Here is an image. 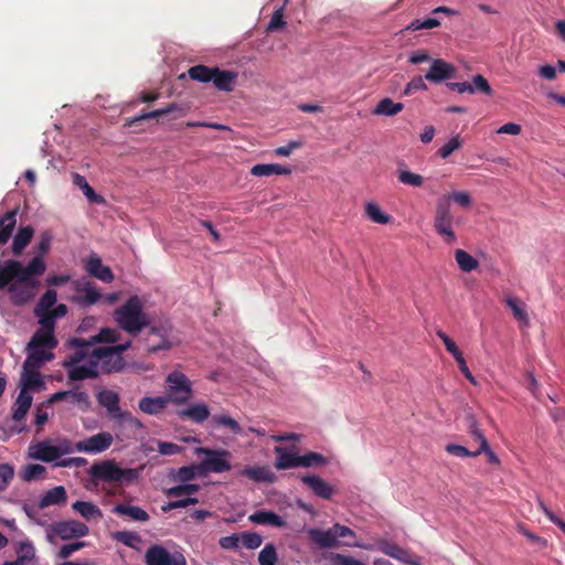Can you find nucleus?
Segmentation results:
<instances>
[{
    "label": "nucleus",
    "instance_id": "f257e3e1",
    "mask_svg": "<svg viewBox=\"0 0 565 565\" xmlns=\"http://www.w3.org/2000/svg\"><path fill=\"white\" fill-rule=\"evenodd\" d=\"M113 318L119 329L130 335H138L150 324L149 317L143 311V301L136 295L129 297L124 305L116 308Z\"/></svg>",
    "mask_w": 565,
    "mask_h": 565
},
{
    "label": "nucleus",
    "instance_id": "603ef678",
    "mask_svg": "<svg viewBox=\"0 0 565 565\" xmlns=\"http://www.w3.org/2000/svg\"><path fill=\"white\" fill-rule=\"evenodd\" d=\"M46 469L39 463H29L24 467L21 477L24 481H33L44 477Z\"/></svg>",
    "mask_w": 565,
    "mask_h": 565
},
{
    "label": "nucleus",
    "instance_id": "1a4fd4ad",
    "mask_svg": "<svg viewBox=\"0 0 565 565\" xmlns=\"http://www.w3.org/2000/svg\"><path fill=\"white\" fill-rule=\"evenodd\" d=\"M147 565H186V559L182 553L171 554L162 545H151L145 554Z\"/></svg>",
    "mask_w": 565,
    "mask_h": 565
},
{
    "label": "nucleus",
    "instance_id": "13d9d810",
    "mask_svg": "<svg viewBox=\"0 0 565 565\" xmlns=\"http://www.w3.org/2000/svg\"><path fill=\"white\" fill-rule=\"evenodd\" d=\"M398 181L412 186H422L424 178L420 174L411 172L406 169H398Z\"/></svg>",
    "mask_w": 565,
    "mask_h": 565
},
{
    "label": "nucleus",
    "instance_id": "a211bd4d",
    "mask_svg": "<svg viewBox=\"0 0 565 565\" xmlns=\"http://www.w3.org/2000/svg\"><path fill=\"white\" fill-rule=\"evenodd\" d=\"M379 550L385 555L391 556L401 563L407 565H420L419 561H417V558L412 553L395 543L382 541L379 543Z\"/></svg>",
    "mask_w": 565,
    "mask_h": 565
},
{
    "label": "nucleus",
    "instance_id": "4be33fe9",
    "mask_svg": "<svg viewBox=\"0 0 565 565\" xmlns=\"http://www.w3.org/2000/svg\"><path fill=\"white\" fill-rule=\"evenodd\" d=\"M68 379L72 381H82L86 379H96L99 375L98 371V362H96L93 358L89 359L88 363L85 365H74L67 367Z\"/></svg>",
    "mask_w": 565,
    "mask_h": 565
},
{
    "label": "nucleus",
    "instance_id": "de8ad7c7",
    "mask_svg": "<svg viewBox=\"0 0 565 565\" xmlns=\"http://www.w3.org/2000/svg\"><path fill=\"white\" fill-rule=\"evenodd\" d=\"M15 268H18V260H7L0 266V289H4L9 282L15 279Z\"/></svg>",
    "mask_w": 565,
    "mask_h": 565
},
{
    "label": "nucleus",
    "instance_id": "69168bd1",
    "mask_svg": "<svg viewBox=\"0 0 565 565\" xmlns=\"http://www.w3.org/2000/svg\"><path fill=\"white\" fill-rule=\"evenodd\" d=\"M479 267V260L476 257L461 250V271H478Z\"/></svg>",
    "mask_w": 565,
    "mask_h": 565
},
{
    "label": "nucleus",
    "instance_id": "72a5a7b5",
    "mask_svg": "<svg viewBox=\"0 0 565 565\" xmlns=\"http://www.w3.org/2000/svg\"><path fill=\"white\" fill-rule=\"evenodd\" d=\"M249 521L256 524H269L276 527H285L286 521L273 511H257L249 515Z\"/></svg>",
    "mask_w": 565,
    "mask_h": 565
},
{
    "label": "nucleus",
    "instance_id": "473e14b6",
    "mask_svg": "<svg viewBox=\"0 0 565 565\" xmlns=\"http://www.w3.org/2000/svg\"><path fill=\"white\" fill-rule=\"evenodd\" d=\"M507 307L512 311L514 319L523 327L530 326V319L527 313L526 305L513 297H509L505 299Z\"/></svg>",
    "mask_w": 565,
    "mask_h": 565
},
{
    "label": "nucleus",
    "instance_id": "052dcab7",
    "mask_svg": "<svg viewBox=\"0 0 565 565\" xmlns=\"http://www.w3.org/2000/svg\"><path fill=\"white\" fill-rule=\"evenodd\" d=\"M14 478V468L10 463H0V492L4 491Z\"/></svg>",
    "mask_w": 565,
    "mask_h": 565
},
{
    "label": "nucleus",
    "instance_id": "4c0bfd02",
    "mask_svg": "<svg viewBox=\"0 0 565 565\" xmlns=\"http://www.w3.org/2000/svg\"><path fill=\"white\" fill-rule=\"evenodd\" d=\"M57 343L58 342L53 332L39 329L32 335L28 347H40L53 350L57 347Z\"/></svg>",
    "mask_w": 565,
    "mask_h": 565
},
{
    "label": "nucleus",
    "instance_id": "4468645a",
    "mask_svg": "<svg viewBox=\"0 0 565 565\" xmlns=\"http://www.w3.org/2000/svg\"><path fill=\"white\" fill-rule=\"evenodd\" d=\"M456 66L441 60H434L428 72L425 74V79L431 83H440L450 78H454L456 75Z\"/></svg>",
    "mask_w": 565,
    "mask_h": 565
},
{
    "label": "nucleus",
    "instance_id": "423d86ee",
    "mask_svg": "<svg viewBox=\"0 0 565 565\" xmlns=\"http://www.w3.org/2000/svg\"><path fill=\"white\" fill-rule=\"evenodd\" d=\"M166 397L177 405L185 404L192 397V383L184 373L173 371L168 374Z\"/></svg>",
    "mask_w": 565,
    "mask_h": 565
},
{
    "label": "nucleus",
    "instance_id": "c85d7f7f",
    "mask_svg": "<svg viewBox=\"0 0 565 565\" xmlns=\"http://www.w3.org/2000/svg\"><path fill=\"white\" fill-rule=\"evenodd\" d=\"M18 209L8 211L0 217V246H3L10 239L17 225Z\"/></svg>",
    "mask_w": 565,
    "mask_h": 565
},
{
    "label": "nucleus",
    "instance_id": "774afa93",
    "mask_svg": "<svg viewBox=\"0 0 565 565\" xmlns=\"http://www.w3.org/2000/svg\"><path fill=\"white\" fill-rule=\"evenodd\" d=\"M332 565H366L365 563L342 554H334L331 558Z\"/></svg>",
    "mask_w": 565,
    "mask_h": 565
},
{
    "label": "nucleus",
    "instance_id": "5701e85b",
    "mask_svg": "<svg viewBox=\"0 0 565 565\" xmlns=\"http://www.w3.org/2000/svg\"><path fill=\"white\" fill-rule=\"evenodd\" d=\"M58 401H68L70 403L79 405L83 409H87L90 405L89 396L83 391H61L53 394L49 403H55Z\"/></svg>",
    "mask_w": 565,
    "mask_h": 565
},
{
    "label": "nucleus",
    "instance_id": "ddd939ff",
    "mask_svg": "<svg viewBox=\"0 0 565 565\" xmlns=\"http://www.w3.org/2000/svg\"><path fill=\"white\" fill-rule=\"evenodd\" d=\"M74 289L76 295L73 297V302L83 308H88L97 303L103 298L100 291L88 281H75Z\"/></svg>",
    "mask_w": 565,
    "mask_h": 565
},
{
    "label": "nucleus",
    "instance_id": "20e7f679",
    "mask_svg": "<svg viewBox=\"0 0 565 565\" xmlns=\"http://www.w3.org/2000/svg\"><path fill=\"white\" fill-rule=\"evenodd\" d=\"M459 203V192L454 191L448 195H444L438 200L436 216H435V228L436 232L444 238L448 244L456 242V234L451 228L452 217L450 215V202Z\"/></svg>",
    "mask_w": 565,
    "mask_h": 565
},
{
    "label": "nucleus",
    "instance_id": "8fccbe9b",
    "mask_svg": "<svg viewBox=\"0 0 565 565\" xmlns=\"http://www.w3.org/2000/svg\"><path fill=\"white\" fill-rule=\"evenodd\" d=\"M466 423L468 427L469 440L467 441V445L465 447L476 449V447H478L477 434L483 435V433L480 430L475 416L467 414Z\"/></svg>",
    "mask_w": 565,
    "mask_h": 565
},
{
    "label": "nucleus",
    "instance_id": "ea45409f",
    "mask_svg": "<svg viewBox=\"0 0 565 565\" xmlns=\"http://www.w3.org/2000/svg\"><path fill=\"white\" fill-rule=\"evenodd\" d=\"M73 183L83 190L84 195L87 198V200L92 203H104L105 200L102 195H98L94 189L88 184L86 179L81 175L79 173H73L72 175Z\"/></svg>",
    "mask_w": 565,
    "mask_h": 565
},
{
    "label": "nucleus",
    "instance_id": "c756f323",
    "mask_svg": "<svg viewBox=\"0 0 565 565\" xmlns=\"http://www.w3.org/2000/svg\"><path fill=\"white\" fill-rule=\"evenodd\" d=\"M275 454L278 455L275 461V468L278 470H287L300 467L299 455L287 451L281 447H275Z\"/></svg>",
    "mask_w": 565,
    "mask_h": 565
},
{
    "label": "nucleus",
    "instance_id": "9b49d317",
    "mask_svg": "<svg viewBox=\"0 0 565 565\" xmlns=\"http://www.w3.org/2000/svg\"><path fill=\"white\" fill-rule=\"evenodd\" d=\"M189 111V107L182 104L171 103L167 105L164 108L156 109L148 113H142L138 116L127 118L125 126L126 127H132L136 126L138 122L146 120V119H153L159 118L169 114H172L173 119L181 118L185 116Z\"/></svg>",
    "mask_w": 565,
    "mask_h": 565
},
{
    "label": "nucleus",
    "instance_id": "37998d69",
    "mask_svg": "<svg viewBox=\"0 0 565 565\" xmlns=\"http://www.w3.org/2000/svg\"><path fill=\"white\" fill-rule=\"evenodd\" d=\"M72 508L86 520L97 519L102 516L99 508L93 504L92 502L76 501L73 503Z\"/></svg>",
    "mask_w": 565,
    "mask_h": 565
},
{
    "label": "nucleus",
    "instance_id": "a19ab883",
    "mask_svg": "<svg viewBox=\"0 0 565 565\" xmlns=\"http://www.w3.org/2000/svg\"><path fill=\"white\" fill-rule=\"evenodd\" d=\"M215 73V67H209L203 64L192 66L188 71V75L192 81L200 83H212Z\"/></svg>",
    "mask_w": 565,
    "mask_h": 565
},
{
    "label": "nucleus",
    "instance_id": "49530a36",
    "mask_svg": "<svg viewBox=\"0 0 565 565\" xmlns=\"http://www.w3.org/2000/svg\"><path fill=\"white\" fill-rule=\"evenodd\" d=\"M200 490V486L196 483H184L174 486L166 490V495L169 498H181L190 497Z\"/></svg>",
    "mask_w": 565,
    "mask_h": 565
},
{
    "label": "nucleus",
    "instance_id": "2f4dec72",
    "mask_svg": "<svg viewBox=\"0 0 565 565\" xmlns=\"http://www.w3.org/2000/svg\"><path fill=\"white\" fill-rule=\"evenodd\" d=\"M169 401L167 397H142L139 401V409L149 415L160 414L168 405Z\"/></svg>",
    "mask_w": 565,
    "mask_h": 565
},
{
    "label": "nucleus",
    "instance_id": "5fc2aeb1",
    "mask_svg": "<svg viewBox=\"0 0 565 565\" xmlns=\"http://www.w3.org/2000/svg\"><path fill=\"white\" fill-rule=\"evenodd\" d=\"M278 559L277 551L274 544L268 543L258 554L259 565H276Z\"/></svg>",
    "mask_w": 565,
    "mask_h": 565
},
{
    "label": "nucleus",
    "instance_id": "6ab92c4d",
    "mask_svg": "<svg viewBox=\"0 0 565 565\" xmlns=\"http://www.w3.org/2000/svg\"><path fill=\"white\" fill-rule=\"evenodd\" d=\"M301 481L319 498L329 500L334 494V489L327 481L316 475H305Z\"/></svg>",
    "mask_w": 565,
    "mask_h": 565
},
{
    "label": "nucleus",
    "instance_id": "393cba45",
    "mask_svg": "<svg viewBox=\"0 0 565 565\" xmlns=\"http://www.w3.org/2000/svg\"><path fill=\"white\" fill-rule=\"evenodd\" d=\"M309 536L321 548H333L339 545L334 525L326 531L312 529L309 531Z\"/></svg>",
    "mask_w": 565,
    "mask_h": 565
},
{
    "label": "nucleus",
    "instance_id": "b1692460",
    "mask_svg": "<svg viewBox=\"0 0 565 565\" xmlns=\"http://www.w3.org/2000/svg\"><path fill=\"white\" fill-rule=\"evenodd\" d=\"M237 79V73L233 71L221 70L215 66V73L212 79L214 87L222 92H233Z\"/></svg>",
    "mask_w": 565,
    "mask_h": 565
},
{
    "label": "nucleus",
    "instance_id": "dca6fc26",
    "mask_svg": "<svg viewBox=\"0 0 565 565\" xmlns=\"http://www.w3.org/2000/svg\"><path fill=\"white\" fill-rule=\"evenodd\" d=\"M477 443L478 447H476V449H470L461 445V457H477L483 452L487 457L488 463L499 468L501 466V460L497 454L490 449L486 436L477 434Z\"/></svg>",
    "mask_w": 565,
    "mask_h": 565
},
{
    "label": "nucleus",
    "instance_id": "2eb2a0df",
    "mask_svg": "<svg viewBox=\"0 0 565 565\" xmlns=\"http://www.w3.org/2000/svg\"><path fill=\"white\" fill-rule=\"evenodd\" d=\"M68 345L76 349V351L63 362V366L71 367L79 364L86 358H90L93 343H89V339L72 338L68 340Z\"/></svg>",
    "mask_w": 565,
    "mask_h": 565
},
{
    "label": "nucleus",
    "instance_id": "a878e982",
    "mask_svg": "<svg viewBox=\"0 0 565 565\" xmlns=\"http://www.w3.org/2000/svg\"><path fill=\"white\" fill-rule=\"evenodd\" d=\"M29 354L23 363V369L32 367L39 369L45 361H51L54 354L51 350L40 347H28Z\"/></svg>",
    "mask_w": 565,
    "mask_h": 565
},
{
    "label": "nucleus",
    "instance_id": "c9c22d12",
    "mask_svg": "<svg viewBox=\"0 0 565 565\" xmlns=\"http://www.w3.org/2000/svg\"><path fill=\"white\" fill-rule=\"evenodd\" d=\"M32 396L25 392V390H21L13 407L12 419L14 422H21L26 416L31 405H32Z\"/></svg>",
    "mask_w": 565,
    "mask_h": 565
},
{
    "label": "nucleus",
    "instance_id": "7ed1b4c3",
    "mask_svg": "<svg viewBox=\"0 0 565 565\" xmlns=\"http://www.w3.org/2000/svg\"><path fill=\"white\" fill-rule=\"evenodd\" d=\"M89 476L95 484L107 482L122 486L135 482L138 479V471L132 468H120L115 460H103L92 465Z\"/></svg>",
    "mask_w": 565,
    "mask_h": 565
},
{
    "label": "nucleus",
    "instance_id": "9d476101",
    "mask_svg": "<svg viewBox=\"0 0 565 565\" xmlns=\"http://www.w3.org/2000/svg\"><path fill=\"white\" fill-rule=\"evenodd\" d=\"M50 531L51 533L47 534L50 542L53 541V535H56L62 540H71L74 537H83L88 534L87 525L75 520L55 522L50 526Z\"/></svg>",
    "mask_w": 565,
    "mask_h": 565
},
{
    "label": "nucleus",
    "instance_id": "f8f14e48",
    "mask_svg": "<svg viewBox=\"0 0 565 565\" xmlns=\"http://www.w3.org/2000/svg\"><path fill=\"white\" fill-rule=\"evenodd\" d=\"M114 441V437L108 431H102L75 444V449L79 452L100 454L107 450Z\"/></svg>",
    "mask_w": 565,
    "mask_h": 565
},
{
    "label": "nucleus",
    "instance_id": "c03bdc74",
    "mask_svg": "<svg viewBox=\"0 0 565 565\" xmlns=\"http://www.w3.org/2000/svg\"><path fill=\"white\" fill-rule=\"evenodd\" d=\"M120 339V332L111 328H102L99 332L89 338V343H116Z\"/></svg>",
    "mask_w": 565,
    "mask_h": 565
},
{
    "label": "nucleus",
    "instance_id": "6e6552de",
    "mask_svg": "<svg viewBox=\"0 0 565 565\" xmlns=\"http://www.w3.org/2000/svg\"><path fill=\"white\" fill-rule=\"evenodd\" d=\"M96 362H98L99 374L119 373L125 370L126 361L122 356L115 355L107 347L94 348L90 353Z\"/></svg>",
    "mask_w": 565,
    "mask_h": 565
},
{
    "label": "nucleus",
    "instance_id": "412c9836",
    "mask_svg": "<svg viewBox=\"0 0 565 565\" xmlns=\"http://www.w3.org/2000/svg\"><path fill=\"white\" fill-rule=\"evenodd\" d=\"M239 475L257 483H273L276 480L275 473L268 466H246Z\"/></svg>",
    "mask_w": 565,
    "mask_h": 565
},
{
    "label": "nucleus",
    "instance_id": "39448f33",
    "mask_svg": "<svg viewBox=\"0 0 565 565\" xmlns=\"http://www.w3.org/2000/svg\"><path fill=\"white\" fill-rule=\"evenodd\" d=\"M97 401L100 406L105 407L110 415V417L118 422L120 425H128L135 428H141V422L131 415V413L127 411H122L120 408V397L119 395L110 390H103L97 394Z\"/></svg>",
    "mask_w": 565,
    "mask_h": 565
},
{
    "label": "nucleus",
    "instance_id": "aec40b11",
    "mask_svg": "<svg viewBox=\"0 0 565 565\" xmlns=\"http://www.w3.org/2000/svg\"><path fill=\"white\" fill-rule=\"evenodd\" d=\"M85 269L90 276L102 280L103 282H111L114 280L111 269L108 266L103 265L102 259L96 255H92L87 258Z\"/></svg>",
    "mask_w": 565,
    "mask_h": 565
},
{
    "label": "nucleus",
    "instance_id": "0eeeda50",
    "mask_svg": "<svg viewBox=\"0 0 565 565\" xmlns=\"http://www.w3.org/2000/svg\"><path fill=\"white\" fill-rule=\"evenodd\" d=\"M196 454L205 455V458L200 463V469L205 472L222 473L231 470V452L225 449H210L200 447L195 450Z\"/></svg>",
    "mask_w": 565,
    "mask_h": 565
},
{
    "label": "nucleus",
    "instance_id": "f03ea898",
    "mask_svg": "<svg viewBox=\"0 0 565 565\" xmlns=\"http://www.w3.org/2000/svg\"><path fill=\"white\" fill-rule=\"evenodd\" d=\"M45 269L46 264L40 257H33L25 267L18 260V268L14 270L18 281L10 287L15 302L22 303L32 298V289L36 286L32 277L43 275Z\"/></svg>",
    "mask_w": 565,
    "mask_h": 565
},
{
    "label": "nucleus",
    "instance_id": "e433bc0d",
    "mask_svg": "<svg viewBox=\"0 0 565 565\" xmlns=\"http://www.w3.org/2000/svg\"><path fill=\"white\" fill-rule=\"evenodd\" d=\"M291 169L287 167H282L278 163H259L255 164L250 169V174L255 177H270V175H281V174H290Z\"/></svg>",
    "mask_w": 565,
    "mask_h": 565
},
{
    "label": "nucleus",
    "instance_id": "0e129e2a",
    "mask_svg": "<svg viewBox=\"0 0 565 565\" xmlns=\"http://www.w3.org/2000/svg\"><path fill=\"white\" fill-rule=\"evenodd\" d=\"M39 323L41 326V330L50 331L54 333L55 329V317L50 311H39Z\"/></svg>",
    "mask_w": 565,
    "mask_h": 565
},
{
    "label": "nucleus",
    "instance_id": "680f3d73",
    "mask_svg": "<svg viewBox=\"0 0 565 565\" xmlns=\"http://www.w3.org/2000/svg\"><path fill=\"white\" fill-rule=\"evenodd\" d=\"M114 539L129 547H135L136 543L140 542V536L131 531H118Z\"/></svg>",
    "mask_w": 565,
    "mask_h": 565
},
{
    "label": "nucleus",
    "instance_id": "a18cd8bd",
    "mask_svg": "<svg viewBox=\"0 0 565 565\" xmlns=\"http://www.w3.org/2000/svg\"><path fill=\"white\" fill-rule=\"evenodd\" d=\"M23 370V386L21 390H25V392H28V390H35L42 387L43 381L41 379V374L36 371V369L28 367Z\"/></svg>",
    "mask_w": 565,
    "mask_h": 565
},
{
    "label": "nucleus",
    "instance_id": "6e6d98bb",
    "mask_svg": "<svg viewBox=\"0 0 565 565\" xmlns=\"http://www.w3.org/2000/svg\"><path fill=\"white\" fill-rule=\"evenodd\" d=\"M53 241V234L51 231L46 230L41 232L39 236V242L36 244V255L34 257H40L43 259V257L47 254V252L51 248V244Z\"/></svg>",
    "mask_w": 565,
    "mask_h": 565
},
{
    "label": "nucleus",
    "instance_id": "bf43d9fd",
    "mask_svg": "<svg viewBox=\"0 0 565 565\" xmlns=\"http://www.w3.org/2000/svg\"><path fill=\"white\" fill-rule=\"evenodd\" d=\"M18 557L26 564L35 557V548L30 541L20 542L17 547Z\"/></svg>",
    "mask_w": 565,
    "mask_h": 565
},
{
    "label": "nucleus",
    "instance_id": "3c124183",
    "mask_svg": "<svg viewBox=\"0 0 565 565\" xmlns=\"http://www.w3.org/2000/svg\"><path fill=\"white\" fill-rule=\"evenodd\" d=\"M57 301V294L53 289H47L43 296L40 298L35 309L34 313L39 315V311H50L51 308L56 303Z\"/></svg>",
    "mask_w": 565,
    "mask_h": 565
},
{
    "label": "nucleus",
    "instance_id": "bb28decb",
    "mask_svg": "<svg viewBox=\"0 0 565 565\" xmlns=\"http://www.w3.org/2000/svg\"><path fill=\"white\" fill-rule=\"evenodd\" d=\"M67 501L66 490L63 486H56L46 491L39 500V508L45 509L51 505L64 504Z\"/></svg>",
    "mask_w": 565,
    "mask_h": 565
},
{
    "label": "nucleus",
    "instance_id": "79ce46f5",
    "mask_svg": "<svg viewBox=\"0 0 565 565\" xmlns=\"http://www.w3.org/2000/svg\"><path fill=\"white\" fill-rule=\"evenodd\" d=\"M404 108L402 103H394L391 98H383L373 109L374 115L394 116Z\"/></svg>",
    "mask_w": 565,
    "mask_h": 565
},
{
    "label": "nucleus",
    "instance_id": "cd10ccee",
    "mask_svg": "<svg viewBox=\"0 0 565 565\" xmlns=\"http://www.w3.org/2000/svg\"><path fill=\"white\" fill-rule=\"evenodd\" d=\"M180 418H188L194 423L202 424L210 417V408L203 403L193 404L184 409L178 411Z\"/></svg>",
    "mask_w": 565,
    "mask_h": 565
},
{
    "label": "nucleus",
    "instance_id": "09e8293b",
    "mask_svg": "<svg viewBox=\"0 0 565 565\" xmlns=\"http://www.w3.org/2000/svg\"><path fill=\"white\" fill-rule=\"evenodd\" d=\"M365 214L372 222L377 224H387L391 220V216L382 212L381 207L374 202L366 203Z\"/></svg>",
    "mask_w": 565,
    "mask_h": 565
},
{
    "label": "nucleus",
    "instance_id": "58836bf2",
    "mask_svg": "<svg viewBox=\"0 0 565 565\" xmlns=\"http://www.w3.org/2000/svg\"><path fill=\"white\" fill-rule=\"evenodd\" d=\"M113 512L119 515H127L134 521L146 522L149 520V514L146 510L137 505L130 504H116Z\"/></svg>",
    "mask_w": 565,
    "mask_h": 565
},
{
    "label": "nucleus",
    "instance_id": "7c9ffc66",
    "mask_svg": "<svg viewBox=\"0 0 565 565\" xmlns=\"http://www.w3.org/2000/svg\"><path fill=\"white\" fill-rule=\"evenodd\" d=\"M477 94L481 93L484 95H492V88L490 87L488 81L482 75L478 74L472 77L471 82H461V94Z\"/></svg>",
    "mask_w": 565,
    "mask_h": 565
},
{
    "label": "nucleus",
    "instance_id": "338daca9",
    "mask_svg": "<svg viewBox=\"0 0 565 565\" xmlns=\"http://www.w3.org/2000/svg\"><path fill=\"white\" fill-rule=\"evenodd\" d=\"M196 469H200V466L199 467H195V466L181 467V468H179V470L177 472L175 479L181 482L191 481L196 477Z\"/></svg>",
    "mask_w": 565,
    "mask_h": 565
},
{
    "label": "nucleus",
    "instance_id": "4d7b16f0",
    "mask_svg": "<svg viewBox=\"0 0 565 565\" xmlns=\"http://www.w3.org/2000/svg\"><path fill=\"white\" fill-rule=\"evenodd\" d=\"M300 467H317L324 466L327 458L321 454L310 451L306 455L299 456Z\"/></svg>",
    "mask_w": 565,
    "mask_h": 565
},
{
    "label": "nucleus",
    "instance_id": "f704fd0d",
    "mask_svg": "<svg viewBox=\"0 0 565 565\" xmlns=\"http://www.w3.org/2000/svg\"><path fill=\"white\" fill-rule=\"evenodd\" d=\"M34 235V228L31 225L20 227L13 237L12 253L15 256L22 254L24 248L29 245Z\"/></svg>",
    "mask_w": 565,
    "mask_h": 565
},
{
    "label": "nucleus",
    "instance_id": "e2e57ef3",
    "mask_svg": "<svg viewBox=\"0 0 565 565\" xmlns=\"http://www.w3.org/2000/svg\"><path fill=\"white\" fill-rule=\"evenodd\" d=\"M243 545L248 550L258 548L263 543V537L255 532H243L241 534Z\"/></svg>",
    "mask_w": 565,
    "mask_h": 565
},
{
    "label": "nucleus",
    "instance_id": "f3484780",
    "mask_svg": "<svg viewBox=\"0 0 565 565\" xmlns=\"http://www.w3.org/2000/svg\"><path fill=\"white\" fill-rule=\"evenodd\" d=\"M68 447H62L61 445H51L47 441H41L34 447L33 457L44 462H52L61 458L64 454L70 452Z\"/></svg>",
    "mask_w": 565,
    "mask_h": 565
},
{
    "label": "nucleus",
    "instance_id": "864d4df0",
    "mask_svg": "<svg viewBox=\"0 0 565 565\" xmlns=\"http://www.w3.org/2000/svg\"><path fill=\"white\" fill-rule=\"evenodd\" d=\"M212 422L216 426H224V427L228 428L233 434H236V435L242 434L241 425L234 418H232L227 415H220V414L213 415Z\"/></svg>",
    "mask_w": 565,
    "mask_h": 565
}]
</instances>
